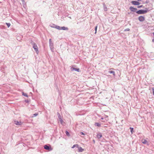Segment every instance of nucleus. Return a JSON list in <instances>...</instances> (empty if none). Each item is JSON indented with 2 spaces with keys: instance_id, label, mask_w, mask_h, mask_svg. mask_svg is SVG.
Returning a JSON list of instances; mask_svg holds the SVG:
<instances>
[{
  "instance_id": "24",
  "label": "nucleus",
  "mask_w": 154,
  "mask_h": 154,
  "mask_svg": "<svg viewBox=\"0 0 154 154\" xmlns=\"http://www.w3.org/2000/svg\"><path fill=\"white\" fill-rule=\"evenodd\" d=\"M143 7V5H140V6H137V8H140L142 7Z\"/></svg>"
},
{
  "instance_id": "4",
  "label": "nucleus",
  "mask_w": 154,
  "mask_h": 154,
  "mask_svg": "<svg viewBox=\"0 0 154 154\" xmlns=\"http://www.w3.org/2000/svg\"><path fill=\"white\" fill-rule=\"evenodd\" d=\"M145 18L144 16H140L138 17L139 20L140 22H143L145 20Z\"/></svg>"
},
{
  "instance_id": "13",
  "label": "nucleus",
  "mask_w": 154,
  "mask_h": 154,
  "mask_svg": "<svg viewBox=\"0 0 154 154\" xmlns=\"http://www.w3.org/2000/svg\"><path fill=\"white\" fill-rule=\"evenodd\" d=\"M95 125L98 127H100L101 126L100 124L97 122L95 123Z\"/></svg>"
},
{
  "instance_id": "25",
  "label": "nucleus",
  "mask_w": 154,
  "mask_h": 154,
  "mask_svg": "<svg viewBox=\"0 0 154 154\" xmlns=\"http://www.w3.org/2000/svg\"><path fill=\"white\" fill-rule=\"evenodd\" d=\"M130 30V29L128 28H127V29H125V30H124V31H129Z\"/></svg>"
},
{
  "instance_id": "11",
  "label": "nucleus",
  "mask_w": 154,
  "mask_h": 154,
  "mask_svg": "<svg viewBox=\"0 0 154 154\" xmlns=\"http://www.w3.org/2000/svg\"><path fill=\"white\" fill-rule=\"evenodd\" d=\"M79 151V152H82L84 151V149H82L81 147H79L78 149Z\"/></svg>"
},
{
  "instance_id": "2",
  "label": "nucleus",
  "mask_w": 154,
  "mask_h": 154,
  "mask_svg": "<svg viewBox=\"0 0 154 154\" xmlns=\"http://www.w3.org/2000/svg\"><path fill=\"white\" fill-rule=\"evenodd\" d=\"M44 148L45 149L48 150L49 151H51L53 149V148L51 147L50 146H48L47 145H45L44 146Z\"/></svg>"
},
{
  "instance_id": "30",
  "label": "nucleus",
  "mask_w": 154,
  "mask_h": 154,
  "mask_svg": "<svg viewBox=\"0 0 154 154\" xmlns=\"http://www.w3.org/2000/svg\"><path fill=\"white\" fill-rule=\"evenodd\" d=\"M153 35L154 36V32H153Z\"/></svg>"
},
{
  "instance_id": "9",
  "label": "nucleus",
  "mask_w": 154,
  "mask_h": 154,
  "mask_svg": "<svg viewBox=\"0 0 154 154\" xmlns=\"http://www.w3.org/2000/svg\"><path fill=\"white\" fill-rule=\"evenodd\" d=\"M109 72L110 74H112L114 76L115 75V72L113 71H109Z\"/></svg>"
},
{
  "instance_id": "14",
  "label": "nucleus",
  "mask_w": 154,
  "mask_h": 154,
  "mask_svg": "<svg viewBox=\"0 0 154 154\" xmlns=\"http://www.w3.org/2000/svg\"><path fill=\"white\" fill-rule=\"evenodd\" d=\"M55 28L58 30H61V27H60L59 26H56L55 27Z\"/></svg>"
},
{
  "instance_id": "7",
  "label": "nucleus",
  "mask_w": 154,
  "mask_h": 154,
  "mask_svg": "<svg viewBox=\"0 0 154 154\" xmlns=\"http://www.w3.org/2000/svg\"><path fill=\"white\" fill-rule=\"evenodd\" d=\"M129 8L130 10L133 12H135L137 10V9L136 8H134L132 6L130 7Z\"/></svg>"
},
{
  "instance_id": "8",
  "label": "nucleus",
  "mask_w": 154,
  "mask_h": 154,
  "mask_svg": "<svg viewBox=\"0 0 154 154\" xmlns=\"http://www.w3.org/2000/svg\"><path fill=\"white\" fill-rule=\"evenodd\" d=\"M68 30V28L67 27L65 26L61 27V30Z\"/></svg>"
},
{
  "instance_id": "6",
  "label": "nucleus",
  "mask_w": 154,
  "mask_h": 154,
  "mask_svg": "<svg viewBox=\"0 0 154 154\" xmlns=\"http://www.w3.org/2000/svg\"><path fill=\"white\" fill-rule=\"evenodd\" d=\"M14 122V124L17 125H20L22 124V123L20 121L18 122L17 120H15Z\"/></svg>"
},
{
  "instance_id": "26",
  "label": "nucleus",
  "mask_w": 154,
  "mask_h": 154,
  "mask_svg": "<svg viewBox=\"0 0 154 154\" xmlns=\"http://www.w3.org/2000/svg\"><path fill=\"white\" fill-rule=\"evenodd\" d=\"M81 134H82V135H84V133H83L82 132H81Z\"/></svg>"
},
{
  "instance_id": "5",
  "label": "nucleus",
  "mask_w": 154,
  "mask_h": 154,
  "mask_svg": "<svg viewBox=\"0 0 154 154\" xmlns=\"http://www.w3.org/2000/svg\"><path fill=\"white\" fill-rule=\"evenodd\" d=\"M131 3L134 5H139L140 3L136 1H132L131 2Z\"/></svg>"
},
{
  "instance_id": "18",
  "label": "nucleus",
  "mask_w": 154,
  "mask_h": 154,
  "mask_svg": "<svg viewBox=\"0 0 154 154\" xmlns=\"http://www.w3.org/2000/svg\"><path fill=\"white\" fill-rule=\"evenodd\" d=\"M72 69H73V70H75L76 71H77L78 72H79V69H77V68H72Z\"/></svg>"
},
{
  "instance_id": "3",
  "label": "nucleus",
  "mask_w": 154,
  "mask_h": 154,
  "mask_svg": "<svg viewBox=\"0 0 154 154\" xmlns=\"http://www.w3.org/2000/svg\"><path fill=\"white\" fill-rule=\"evenodd\" d=\"M33 47L35 49V51H36V53L38 54V48L37 45L35 44L34 43L33 45Z\"/></svg>"
},
{
  "instance_id": "22",
  "label": "nucleus",
  "mask_w": 154,
  "mask_h": 154,
  "mask_svg": "<svg viewBox=\"0 0 154 154\" xmlns=\"http://www.w3.org/2000/svg\"><path fill=\"white\" fill-rule=\"evenodd\" d=\"M6 24L8 27H9L11 25L9 23H6Z\"/></svg>"
},
{
  "instance_id": "23",
  "label": "nucleus",
  "mask_w": 154,
  "mask_h": 154,
  "mask_svg": "<svg viewBox=\"0 0 154 154\" xmlns=\"http://www.w3.org/2000/svg\"><path fill=\"white\" fill-rule=\"evenodd\" d=\"M97 26H96L95 27V34H96L97 33Z\"/></svg>"
},
{
  "instance_id": "27",
  "label": "nucleus",
  "mask_w": 154,
  "mask_h": 154,
  "mask_svg": "<svg viewBox=\"0 0 154 154\" xmlns=\"http://www.w3.org/2000/svg\"><path fill=\"white\" fill-rule=\"evenodd\" d=\"M153 94L154 95V89H153Z\"/></svg>"
},
{
  "instance_id": "16",
  "label": "nucleus",
  "mask_w": 154,
  "mask_h": 154,
  "mask_svg": "<svg viewBox=\"0 0 154 154\" xmlns=\"http://www.w3.org/2000/svg\"><path fill=\"white\" fill-rule=\"evenodd\" d=\"M78 147V144H75L72 147V148H74L75 147Z\"/></svg>"
},
{
  "instance_id": "19",
  "label": "nucleus",
  "mask_w": 154,
  "mask_h": 154,
  "mask_svg": "<svg viewBox=\"0 0 154 154\" xmlns=\"http://www.w3.org/2000/svg\"><path fill=\"white\" fill-rule=\"evenodd\" d=\"M66 134L67 136H70L69 133L67 131H66Z\"/></svg>"
},
{
  "instance_id": "28",
  "label": "nucleus",
  "mask_w": 154,
  "mask_h": 154,
  "mask_svg": "<svg viewBox=\"0 0 154 154\" xmlns=\"http://www.w3.org/2000/svg\"><path fill=\"white\" fill-rule=\"evenodd\" d=\"M152 42H154V39H152Z\"/></svg>"
},
{
  "instance_id": "21",
  "label": "nucleus",
  "mask_w": 154,
  "mask_h": 154,
  "mask_svg": "<svg viewBox=\"0 0 154 154\" xmlns=\"http://www.w3.org/2000/svg\"><path fill=\"white\" fill-rule=\"evenodd\" d=\"M38 113L34 114L33 115V116H32V117H35V116H37L38 115Z\"/></svg>"
},
{
  "instance_id": "17",
  "label": "nucleus",
  "mask_w": 154,
  "mask_h": 154,
  "mask_svg": "<svg viewBox=\"0 0 154 154\" xmlns=\"http://www.w3.org/2000/svg\"><path fill=\"white\" fill-rule=\"evenodd\" d=\"M59 121H60V123L61 124H63V120L61 118H60V119H59Z\"/></svg>"
},
{
  "instance_id": "10",
  "label": "nucleus",
  "mask_w": 154,
  "mask_h": 154,
  "mask_svg": "<svg viewBox=\"0 0 154 154\" xmlns=\"http://www.w3.org/2000/svg\"><path fill=\"white\" fill-rule=\"evenodd\" d=\"M102 137V135L101 133H98L97 134V137L98 138H100Z\"/></svg>"
},
{
  "instance_id": "1",
  "label": "nucleus",
  "mask_w": 154,
  "mask_h": 154,
  "mask_svg": "<svg viewBox=\"0 0 154 154\" xmlns=\"http://www.w3.org/2000/svg\"><path fill=\"white\" fill-rule=\"evenodd\" d=\"M148 9L146 8L145 10H140L137 11L136 13L138 14H143L146 13L148 11Z\"/></svg>"
},
{
  "instance_id": "12",
  "label": "nucleus",
  "mask_w": 154,
  "mask_h": 154,
  "mask_svg": "<svg viewBox=\"0 0 154 154\" xmlns=\"http://www.w3.org/2000/svg\"><path fill=\"white\" fill-rule=\"evenodd\" d=\"M142 142L143 144H146L147 143V141L145 139H143L142 140Z\"/></svg>"
},
{
  "instance_id": "20",
  "label": "nucleus",
  "mask_w": 154,
  "mask_h": 154,
  "mask_svg": "<svg viewBox=\"0 0 154 154\" xmlns=\"http://www.w3.org/2000/svg\"><path fill=\"white\" fill-rule=\"evenodd\" d=\"M130 129H131V131L132 134L133 133V128H130Z\"/></svg>"
},
{
  "instance_id": "15",
  "label": "nucleus",
  "mask_w": 154,
  "mask_h": 154,
  "mask_svg": "<svg viewBox=\"0 0 154 154\" xmlns=\"http://www.w3.org/2000/svg\"><path fill=\"white\" fill-rule=\"evenodd\" d=\"M22 95H23L26 97H28V95H27V94L25 93L24 92H22Z\"/></svg>"
},
{
  "instance_id": "29",
  "label": "nucleus",
  "mask_w": 154,
  "mask_h": 154,
  "mask_svg": "<svg viewBox=\"0 0 154 154\" xmlns=\"http://www.w3.org/2000/svg\"><path fill=\"white\" fill-rule=\"evenodd\" d=\"M101 119H103V118H101Z\"/></svg>"
}]
</instances>
